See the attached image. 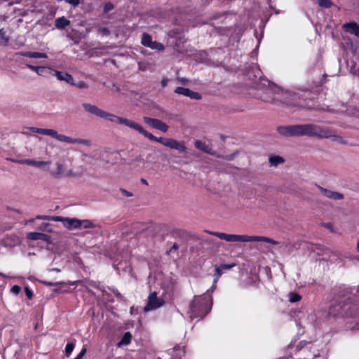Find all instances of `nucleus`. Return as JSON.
I'll return each instance as SVG.
<instances>
[{"mask_svg": "<svg viewBox=\"0 0 359 359\" xmlns=\"http://www.w3.org/2000/svg\"><path fill=\"white\" fill-rule=\"evenodd\" d=\"M277 131L280 135L285 137H337L334 130L327 127H321L315 124L281 126L277 128Z\"/></svg>", "mask_w": 359, "mask_h": 359, "instance_id": "1", "label": "nucleus"}, {"mask_svg": "<svg viewBox=\"0 0 359 359\" xmlns=\"http://www.w3.org/2000/svg\"><path fill=\"white\" fill-rule=\"evenodd\" d=\"M212 298L207 290L203 294L195 296L190 305V318H204L211 310Z\"/></svg>", "mask_w": 359, "mask_h": 359, "instance_id": "2", "label": "nucleus"}, {"mask_svg": "<svg viewBox=\"0 0 359 359\" xmlns=\"http://www.w3.org/2000/svg\"><path fill=\"white\" fill-rule=\"evenodd\" d=\"M136 130L151 141L159 142L163 145L172 149H175L180 153H184L187 151V147L185 146V143L183 141H177L172 138L155 137L151 133L145 130L140 124L138 125Z\"/></svg>", "mask_w": 359, "mask_h": 359, "instance_id": "3", "label": "nucleus"}, {"mask_svg": "<svg viewBox=\"0 0 359 359\" xmlns=\"http://www.w3.org/2000/svg\"><path fill=\"white\" fill-rule=\"evenodd\" d=\"M351 305L346 302H339L332 304L329 309V315L333 317H353L354 314L352 311Z\"/></svg>", "mask_w": 359, "mask_h": 359, "instance_id": "4", "label": "nucleus"}, {"mask_svg": "<svg viewBox=\"0 0 359 359\" xmlns=\"http://www.w3.org/2000/svg\"><path fill=\"white\" fill-rule=\"evenodd\" d=\"M165 304L163 297H158L156 292H152L147 298V304L144 307L143 311L147 313L150 311L156 310Z\"/></svg>", "mask_w": 359, "mask_h": 359, "instance_id": "5", "label": "nucleus"}, {"mask_svg": "<svg viewBox=\"0 0 359 359\" xmlns=\"http://www.w3.org/2000/svg\"><path fill=\"white\" fill-rule=\"evenodd\" d=\"M102 118L107 119L108 121H109L111 123L125 125V126H126L132 129H134L135 130H137V128L139 125V123H137L130 119L120 117L114 114H111V113H109L107 111L104 112V114Z\"/></svg>", "mask_w": 359, "mask_h": 359, "instance_id": "6", "label": "nucleus"}, {"mask_svg": "<svg viewBox=\"0 0 359 359\" xmlns=\"http://www.w3.org/2000/svg\"><path fill=\"white\" fill-rule=\"evenodd\" d=\"M143 120L151 127L163 133H166L168 130V126L159 119L144 116Z\"/></svg>", "mask_w": 359, "mask_h": 359, "instance_id": "7", "label": "nucleus"}, {"mask_svg": "<svg viewBox=\"0 0 359 359\" xmlns=\"http://www.w3.org/2000/svg\"><path fill=\"white\" fill-rule=\"evenodd\" d=\"M206 233L215 236L222 240H224L227 242H241L242 235L237 234H228L222 232L205 231Z\"/></svg>", "mask_w": 359, "mask_h": 359, "instance_id": "8", "label": "nucleus"}, {"mask_svg": "<svg viewBox=\"0 0 359 359\" xmlns=\"http://www.w3.org/2000/svg\"><path fill=\"white\" fill-rule=\"evenodd\" d=\"M57 218L58 219H57L56 222H61L64 227L67 228L69 230L79 229V224L80 223V219L77 218L64 217L61 216H57Z\"/></svg>", "mask_w": 359, "mask_h": 359, "instance_id": "9", "label": "nucleus"}, {"mask_svg": "<svg viewBox=\"0 0 359 359\" xmlns=\"http://www.w3.org/2000/svg\"><path fill=\"white\" fill-rule=\"evenodd\" d=\"M253 241H257V242L264 241V242L269 243L273 245L278 244V241L273 240L271 238H269L268 237L242 235L241 242H253Z\"/></svg>", "mask_w": 359, "mask_h": 359, "instance_id": "10", "label": "nucleus"}, {"mask_svg": "<svg viewBox=\"0 0 359 359\" xmlns=\"http://www.w3.org/2000/svg\"><path fill=\"white\" fill-rule=\"evenodd\" d=\"M83 107L86 112L92 114L100 118L103 117L105 112V111L100 109L96 105L90 103H83Z\"/></svg>", "mask_w": 359, "mask_h": 359, "instance_id": "11", "label": "nucleus"}, {"mask_svg": "<svg viewBox=\"0 0 359 359\" xmlns=\"http://www.w3.org/2000/svg\"><path fill=\"white\" fill-rule=\"evenodd\" d=\"M316 320L315 313H311L307 315L306 318H301L296 322V325L299 328H305L306 325H313Z\"/></svg>", "mask_w": 359, "mask_h": 359, "instance_id": "12", "label": "nucleus"}, {"mask_svg": "<svg viewBox=\"0 0 359 359\" xmlns=\"http://www.w3.org/2000/svg\"><path fill=\"white\" fill-rule=\"evenodd\" d=\"M27 238L32 241L41 240L46 243H50V236L39 232H29L27 234Z\"/></svg>", "mask_w": 359, "mask_h": 359, "instance_id": "13", "label": "nucleus"}, {"mask_svg": "<svg viewBox=\"0 0 359 359\" xmlns=\"http://www.w3.org/2000/svg\"><path fill=\"white\" fill-rule=\"evenodd\" d=\"M343 29L347 33L354 34L355 36L359 37V25L355 22L345 23L343 25Z\"/></svg>", "mask_w": 359, "mask_h": 359, "instance_id": "14", "label": "nucleus"}, {"mask_svg": "<svg viewBox=\"0 0 359 359\" xmlns=\"http://www.w3.org/2000/svg\"><path fill=\"white\" fill-rule=\"evenodd\" d=\"M318 189L320 190L322 194L328 198H331L335 201L341 200L344 198V195L341 193L328 190L320 186L318 187Z\"/></svg>", "mask_w": 359, "mask_h": 359, "instance_id": "15", "label": "nucleus"}, {"mask_svg": "<svg viewBox=\"0 0 359 359\" xmlns=\"http://www.w3.org/2000/svg\"><path fill=\"white\" fill-rule=\"evenodd\" d=\"M53 75L58 81H63L66 83L71 84L73 83V76L67 72H60L58 70H53Z\"/></svg>", "mask_w": 359, "mask_h": 359, "instance_id": "16", "label": "nucleus"}, {"mask_svg": "<svg viewBox=\"0 0 359 359\" xmlns=\"http://www.w3.org/2000/svg\"><path fill=\"white\" fill-rule=\"evenodd\" d=\"M50 165L51 161H35L33 159L30 161V166L38 168L43 171H50Z\"/></svg>", "mask_w": 359, "mask_h": 359, "instance_id": "17", "label": "nucleus"}, {"mask_svg": "<svg viewBox=\"0 0 359 359\" xmlns=\"http://www.w3.org/2000/svg\"><path fill=\"white\" fill-rule=\"evenodd\" d=\"M56 170L48 171L55 178H61L65 176V165L57 161L55 163Z\"/></svg>", "mask_w": 359, "mask_h": 359, "instance_id": "18", "label": "nucleus"}, {"mask_svg": "<svg viewBox=\"0 0 359 359\" xmlns=\"http://www.w3.org/2000/svg\"><path fill=\"white\" fill-rule=\"evenodd\" d=\"M195 144V147L202 151H204L207 154H215V152H213L212 151V148L210 147L208 144H206L205 142H202V141H200V140H196L194 143Z\"/></svg>", "mask_w": 359, "mask_h": 359, "instance_id": "19", "label": "nucleus"}, {"mask_svg": "<svg viewBox=\"0 0 359 359\" xmlns=\"http://www.w3.org/2000/svg\"><path fill=\"white\" fill-rule=\"evenodd\" d=\"M70 21L66 19L65 17L58 18L55 20V25L57 29H65L67 25H69Z\"/></svg>", "mask_w": 359, "mask_h": 359, "instance_id": "20", "label": "nucleus"}, {"mask_svg": "<svg viewBox=\"0 0 359 359\" xmlns=\"http://www.w3.org/2000/svg\"><path fill=\"white\" fill-rule=\"evenodd\" d=\"M312 348V343L311 341H301L296 346V351H305V349L307 348Z\"/></svg>", "mask_w": 359, "mask_h": 359, "instance_id": "21", "label": "nucleus"}, {"mask_svg": "<svg viewBox=\"0 0 359 359\" xmlns=\"http://www.w3.org/2000/svg\"><path fill=\"white\" fill-rule=\"evenodd\" d=\"M131 339L132 334L129 332H126L122 337L121 341L118 343V346H121L129 344L131 341Z\"/></svg>", "mask_w": 359, "mask_h": 359, "instance_id": "22", "label": "nucleus"}, {"mask_svg": "<svg viewBox=\"0 0 359 359\" xmlns=\"http://www.w3.org/2000/svg\"><path fill=\"white\" fill-rule=\"evenodd\" d=\"M285 160L280 156H271L269 158V163L272 166H277L278 165L284 163Z\"/></svg>", "mask_w": 359, "mask_h": 359, "instance_id": "23", "label": "nucleus"}, {"mask_svg": "<svg viewBox=\"0 0 359 359\" xmlns=\"http://www.w3.org/2000/svg\"><path fill=\"white\" fill-rule=\"evenodd\" d=\"M346 63L350 72L355 75L359 76V68L357 67L355 62L353 60H348Z\"/></svg>", "mask_w": 359, "mask_h": 359, "instance_id": "24", "label": "nucleus"}, {"mask_svg": "<svg viewBox=\"0 0 359 359\" xmlns=\"http://www.w3.org/2000/svg\"><path fill=\"white\" fill-rule=\"evenodd\" d=\"M34 219H43V220L56 222V220L58 219L57 218V216L39 215H36L34 219H31L30 220H29L28 222H32Z\"/></svg>", "mask_w": 359, "mask_h": 359, "instance_id": "25", "label": "nucleus"}, {"mask_svg": "<svg viewBox=\"0 0 359 359\" xmlns=\"http://www.w3.org/2000/svg\"><path fill=\"white\" fill-rule=\"evenodd\" d=\"M26 67L29 69L35 72L39 76H42L43 74V70L46 68L45 67L34 66L29 64H26Z\"/></svg>", "mask_w": 359, "mask_h": 359, "instance_id": "26", "label": "nucleus"}, {"mask_svg": "<svg viewBox=\"0 0 359 359\" xmlns=\"http://www.w3.org/2000/svg\"><path fill=\"white\" fill-rule=\"evenodd\" d=\"M152 41L151 36L147 34L144 33L142 36L141 43L143 46L149 47Z\"/></svg>", "mask_w": 359, "mask_h": 359, "instance_id": "27", "label": "nucleus"}, {"mask_svg": "<svg viewBox=\"0 0 359 359\" xmlns=\"http://www.w3.org/2000/svg\"><path fill=\"white\" fill-rule=\"evenodd\" d=\"M94 227V224L93 222L88 219H80V223L79 224V229H90Z\"/></svg>", "mask_w": 359, "mask_h": 359, "instance_id": "28", "label": "nucleus"}, {"mask_svg": "<svg viewBox=\"0 0 359 359\" xmlns=\"http://www.w3.org/2000/svg\"><path fill=\"white\" fill-rule=\"evenodd\" d=\"M72 144H83V145L89 147L91 145V142L87 139L72 138Z\"/></svg>", "mask_w": 359, "mask_h": 359, "instance_id": "29", "label": "nucleus"}, {"mask_svg": "<svg viewBox=\"0 0 359 359\" xmlns=\"http://www.w3.org/2000/svg\"><path fill=\"white\" fill-rule=\"evenodd\" d=\"M56 140L65 143L72 144V137H68L67 135L60 134L57 133Z\"/></svg>", "mask_w": 359, "mask_h": 359, "instance_id": "30", "label": "nucleus"}, {"mask_svg": "<svg viewBox=\"0 0 359 359\" xmlns=\"http://www.w3.org/2000/svg\"><path fill=\"white\" fill-rule=\"evenodd\" d=\"M9 37L6 34L4 29H0V43L4 45H8L9 42Z\"/></svg>", "mask_w": 359, "mask_h": 359, "instance_id": "31", "label": "nucleus"}, {"mask_svg": "<svg viewBox=\"0 0 359 359\" xmlns=\"http://www.w3.org/2000/svg\"><path fill=\"white\" fill-rule=\"evenodd\" d=\"M288 298L291 303H295L302 299V296L296 292H290L288 294Z\"/></svg>", "mask_w": 359, "mask_h": 359, "instance_id": "32", "label": "nucleus"}, {"mask_svg": "<svg viewBox=\"0 0 359 359\" xmlns=\"http://www.w3.org/2000/svg\"><path fill=\"white\" fill-rule=\"evenodd\" d=\"M190 90H191L190 89L187 88L177 87V88H175L174 92L175 93H177V94L182 95H184L186 97H188V95L189 94Z\"/></svg>", "mask_w": 359, "mask_h": 359, "instance_id": "33", "label": "nucleus"}, {"mask_svg": "<svg viewBox=\"0 0 359 359\" xmlns=\"http://www.w3.org/2000/svg\"><path fill=\"white\" fill-rule=\"evenodd\" d=\"M149 48L157 50H164V46L161 43L157 42L156 41H152Z\"/></svg>", "mask_w": 359, "mask_h": 359, "instance_id": "34", "label": "nucleus"}, {"mask_svg": "<svg viewBox=\"0 0 359 359\" xmlns=\"http://www.w3.org/2000/svg\"><path fill=\"white\" fill-rule=\"evenodd\" d=\"M42 135L51 136V137H54L55 139H56L57 132L53 129L44 128L43 130L42 131Z\"/></svg>", "mask_w": 359, "mask_h": 359, "instance_id": "35", "label": "nucleus"}, {"mask_svg": "<svg viewBox=\"0 0 359 359\" xmlns=\"http://www.w3.org/2000/svg\"><path fill=\"white\" fill-rule=\"evenodd\" d=\"M72 86H74L80 89L88 88V85L85 81H81L79 82H74V79H73V83H72Z\"/></svg>", "mask_w": 359, "mask_h": 359, "instance_id": "36", "label": "nucleus"}, {"mask_svg": "<svg viewBox=\"0 0 359 359\" xmlns=\"http://www.w3.org/2000/svg\"><path fill=\"white\" fill-rule=\"evenodd\" d=\"M74 348V344L72 342L70 343H68L67 345H66V347H65V354L67 356H69L73 351Z\"/></svg>", "mask_w": 359, "mask_h": 359, "instance_id": "37", "label": "nucleus"}, {"mask_svg": "<svg viewBox=\"0 0 359 359\" xmlns=\"http://www.w3.org/2000/svg\"><path fill=\"white\" fill-rule=\"evenodd\" d=\"M97 32L101 36H108L110 34V31L107 27H100L97 29Z\"/></svg>", "mask_w": 359, "mask_h": 359, "instance_id": "38", "label": "nucleus"}, {"mask_svg": "<svg viewBox=\"0 0 359 359\" xmlns=\"http://www.w3.org/2000/svg\"><path fill=\"white\" fill-rule=\"evenodd\" d=\"M188 97H190L191 99L197 100L201 99V95L198 93L194 92L192 90H190V93L188 95Z\"/></svg>", "mask_w": 359, "mask_h": 359, "instance_id": "39", "label": "nucleus"}, {"mask_svg": "<svg viewBox=\"0 0 359 359\" xmlns=\"http://www.w3.org/2000/svg\"><path fill=\"white\" fill-rule=\"evenodd\" d=\"M48 55L43 53L32 51V58H47Z\"/></svg>", "mask_w": 359, "mask_h": 359, "instance_id": "40", "label": "nucleus"}, {"mask_svg": "<svg viewBox=\"0 0 359 359\" xmlns=\"http://www.w3.org/2000/svg\"><path fill=\"white\" fill-rule=\"evenodd\" d=\"M318 4L321 7L329 8L331 6L330 0H318Z\"/></svg>", "mask_w": 359, "mask_h": 359, "instance_id": "41", "label": "nucleus"}, {"mask_svg": "<svg viewBox=\"0 0 359 359\" xmlns=\"http://www.w3.org/2000/svg\"><path fill=\"white\" fill-rule=\"evenodd\" d=\"M15 55L32 58V51H20V52L16 53Z\"/></svg>", "mask_w": 359, "mask_h": 359, "instance_id": "42", "label": "nucleus"}, {"mask_svg": "<svg viewBox=\"0 0 359 359\" xmlns=\"http://www.w3.org/2000/svg\"><path fill=\"white\" fill-rule=\"evenodd\" d=\"M50 226V224L48 223H42L40 226L39 227V229L41 230V231H48V232H51L52 230L51 229H49L48 227Z\"/></svg>", "mask_w": 359, "mask_h": 359, "instance_id": "43", "label": "nucleus"}, {"mask_svg": "<svg viewBox=\"0 0 359 359\" xmlns=\"http://www.w3.org/2000/svg\"><path fill=\"white\" fill-rule=\"evenodd\" d=\"M114 8V5L111 2H107L104 6V12L108 13Z\"/></svg>", "mask_w": 359, "mask_h": 359, "instance_id": "44", "label": "nucleus"}, {"mask_svg": "<svg viewBox=\"0 0 359 359\" xmlns=\"http://www.w3.org/2000/svg\"><path fill=\"white\" fill-rule=\"evenodd\" d=\"M222 268L220 267V266H217L216 269H215V279H217V280H218V279L219 278V277L222 276Z\"/></svg>", "mask_w": 359, "mask_h": 359, "instance_id": "45", "label": "nucleus"}, {"mask_svg": "<svg viewBox=\"0 0 359 359\" xmlns=\"http://www.w3.org/2000/svg\"><path fill=\"white\" fill-rule=\"evenodd\" d=\"M21 290V287L18 285H14L11 287V292L14 294H18Z\"/></svg>", "mask_w": 359, "mask_h": 359, "instance_id": "46", "label": "nucleus"}, {"mask_svg": "<svg viewBox=\"0 0 359 359\" xmlns=\"http://www.w3.org/2000/svg\"><path fill=\"white\" fill-rule=\"evenodd\" d=\"M236 264H223L219 265L222 270H229L232 269Z\"/></svg>", "mask_w": 359, "mask_h": 359, "instance_id": "47", "label": "nucleus"}, {"mask_svg": "<svg viewBox=\"0 0 359 359\" xmlns=\"http://www.w3.org/2000/svg\"><path fill=\"white\" fill-rule=\"evenodd\" d=\"M68 38H69L71 40L74 41L75 43H79L80 41V39L78 36H76L75 35L72 34H69L67 36Z\"/></svg>", "mask_w": 359, "mask_h": 359, "instance_id": "48", "label": "nucleus"}, {"mask_svg": "<svg viewBox=\"0 0 359 359\" xmlns=\"http://www.w3.org/2000/svg\"><path fill=\"white\" fill-rule=\"evenodd\" d=\"M65 1L73 6H76L79 4L80 0H65Z\"/></svg>", "mask_w": 359, "mask_h": 359, "instance_id": "49", "label": "nucleus"}, {"mask_svg": "<svg viewBox=\"0 0 359 359\" xmlns=\"http://www.w3.org/2000/svg\"><path fill=\"white\" fill-rule=\"evenodd\" d=\"M120 191L121 192L123 196H124L126 197H131V196H133V194L132 193H130V192H129L127 190L123 189H121Z\"/></svg>", "mask_w": 359, "mask_h": 359, "instance_id": "50", "label": "nucleus"}, {"mask_svg": "<svg viewBox=\"0 0 359 359\" xmlns=\"http://www.w3.org/2000/svg\"><path fill=\"white\" fill-rule=\"evenodd\" d=\"M31 159H21L18 161V163L22 165H30Z\"/></svg>", "mask_w": 359, "mask_h": 359, "instance_id": "51", "label": "nucleus"}, {"mask_svg": "<svg viewBox=\"0 0 359 359\" xmlns=\"http://www.w3.org/2000/svg\"><path fill=\"white\" fill-rule=\"evenodd\" d=\"M86 352V348H83L81 352L77 355L74 359H81Z\"/></svg>", "mask_w": 359, "mask_h": 359, "instance_id": "52", "label": "nucleus"}, {"mask_svg": "<svg viewBox=\"0 0 359 359\" xmlns=\"http://www.w3.org/2000/svg\"><path fill=\"white\" fill-rule=\"evenodd\" d=\"M44 128H34V127H32L31 128V130L34 133H39V134H42V131L43 130Z\"/></svg>", "mask_w": 359, "mask_h": 359, "instance_id": "53", "label": "nucleus"}, {"mask_svg": "<svg viewBox=\"0 0 359 359\" xmlns=\"http://www.w3.org/2000/svg\"><path fill=\"white\" fill-rule=\"evenodd\" d=\"M25 293L28 299H31L33 294L32 292L28 287L25 288Z\"/></svg>", "mask_w": 359, "mask_h": 359, "instance_id": "54", "label": "nucleus"}, {"mask_svg": "<svg viewBox=\"0 0 359 359\" xmlns=\"http://www.w3.org/2000/svg\"><path fill=\"white\" fill-rule=\"evenodd\" d=\"M217 282V279H215L214 281H213V284H212L211 288L210 290H209V294L210 295H211L210 292H213L214 290L216 288Z\"/></svg>", "mask_w": 359, "mask_h": 359, "instance_id": "55", "label": "nucleus"}, {"mask_svg": "<svg viewBox=\"0 0 359 359\" xmlns=\"http://www.w3.org/2000/svg\"><path fill=\"white\" fill-rule=\"evenodd\" d=\"M177 80L182 84H186L188 82V79L184 77H179Z\"/></svg>", "mask_w": 359, "mask_h": 359, "instance_id": "56", "label": "nucleus"}, {"mask_svg": "<svg viewBox=\"0 0 359 359\" xmlns=\"http://www.w3.org/2000/svg\"><path fill=\"white\" fill-rule=\"evenodd\" d=\"M43 283L47 285V286H51V285H58V284H60L61 283L58 282V283H51V282H43Z\"/></svg>", "mask_w": 359, "mask_h": 359, "instance_id": "57", "label": "nucleus"}, {"mask_svg": "<svg viewBox=\"0 0 359 359\" xmlns=\"http://www.w3.org/2000/svg\"><path fill=\"white\" fill-rule=\"evenodd\" d=\"M256 71H257V74H256V76H259V78H261L262 77L261 70L257 67L256 69Z\"/></svg>", "mask_w": 359, "mask_h": 359, "instance_id": "58", "label": "nucleus"}, {"mask_svg": "<svg viewBox=\"0 0 359 359\" xmlns=\"http://www.w3.org/2000/svg\"><path fill=\"white\" fill-rule=\"evenodd\" d=\"M65 176H74L72 171H69L67 173L65 172Z\"/></svg>", "mask_w": 359, "mask_h": 359, "instance_id": "59", "label": "nucleus"}, {"mask_svg": "<svg viewBox=\"0 0 359 359\" xmlns=\"http://www.w3.org/2000/svg\"><path fill=\"white\" fill-rule=\"evenodd\" d=\"M141 182H142L143 184H147V185L148 184L147 181L146 180H144V179H141Z\"/></svg>", "mask_w": 359, "mask_h": 359, "instance_id": "60", "label": "nucleus"}, {"mask_svg": "<svg viewBox=\"0 0 359 359\" xmlns=\"http://www.w3.org/2000/svg\"><path fill=\"white\" fill-rule=\"evenodd\" d=\"M356 250L358 252H359V241L357 243Z\"/></svg>", "mask_w": 359, "mask_h": 359, "instance_id": "61", "label": "nucleus"}, {"mask_svg": "<svg viewBox=\"0 0 359 359\" xmlns=\"http://www.w3.org/2000/svg\"><path fill=\"white\" fill-rule=\"evenodd\" d=\"M313 356H314L313 359H317L318 358H320L318 354H314Z\"/></svg>", "mask_w": 359, "mask_h": 359, "instance_id": "62", "label": "nucleus"}, {"mask_svg": "<svg viewBox=\"0 0 359 359\" xmlns=\"http://www.w3.org/2000/svg\"><path fill=\"white\" fill-rule=\"evenodd\" d=\"M177 245L176 243H175L173 245H172V248L173 249H177Z\"/></svg>", "mask_w": 359, "mask_h": 359, "instance_id": "63", "label": "nucleus"}, {"mask_svg": "<svg viewBox=\"0 0 359 359\" xmlns=\"http://www.w3.org/2000/svg\"><path fill=\"white\" fill-rule=\"evenodd\" d=\"M289 347L290 348H292V347H293V342L292 341L290 344Z\"/></svg>", "mask_w": 359, "mask_h": 359, "instance_id": "64", "label": "nucleus"}]
</instances>
